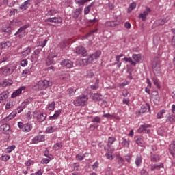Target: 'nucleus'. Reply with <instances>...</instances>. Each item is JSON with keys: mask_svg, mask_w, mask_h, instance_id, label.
Segmentation results:
<instances>
[{"mask_svg": "<svg viewBox=\"0 0 175 175\" xmlns=\"http://www.w3.org/2000/svg\"><path fill=\"white\" fill-rule=\"evenodd\" d=\"M16 113L15 112L11 113L8 116H7L5 120V121H10V120H13L14 117H16Z\"/></svg>", "mask_w": 175, "mask_h": 175, "instance_id": "obj_51", "label": "nucleus"}, {"mask_svg": "<svg viewBox=\"0 0 175 175\" xmlns=\"http://www.w3.org/2000/svg\"><path fill=\"white\" fill-rule=\"evenodd\" d=\"M35 70V68H33V66H31L27 67V68L25 69L22 72V76L23 77H25L27 75H31L33 71Z\"/></svg>", "mask_w": 175, "mask_h": 175, "instance_id": "obj_17", "label": "nucleus"}, {"mask_svg": "<svg viewBox=\"0 0 175 175\" xmlns=\"http://www.w3.org/2000/svg\"><path fill=\"white\" fill-rule=\"evenodd\" d=\"M105 175H113V170H111V167H108L105 169Z\"/></svg>", "mask_w": 175, "mask_h": 175, "instance_id": "obj_58", "label": "nucleus"}, {"mask_svg": "<svg viewBox=\"0 0 175 175\" xmlns=\"http://www.w3.org/2000/svg\"><path fill=\"white\" fill-rule=\"evenodd\" d=\"M33 118H36L39 122H43V121H46V118H47V113L36 111L33 112Z\"/></svg>", "mask_w": 175, "mask_h": 175, "instance_id": "obj_5", "label": "nucleus"}, {"mask_svg": "<svg viewBox=\"0 0 175 175\" xmlns=\"http://www.w3.org/2000/svg\"><path fill=\"white\" fill-rule=\"evenodd\" d=\"M170 20V16H167L164 18H160L159 19H157L154 23L153 27L157 28V27H161L162 25H165L166 23L169 22Z\"/></svg>", "mask_w": 175, "mask_h": 175, "instance_id": "obj_7", "label": "nucleus"}, {"mask_svg": "<svg viewBox=\"0 0 175 175\" xmlns=\"http://www.w3.org/2000/svg\"><path fill=\"white\" fill-rule=\"evenodd\" d=\"M1 159L4 162H6V161H9L10 159V156L9 154H5L1 156Z\"/></svg>", "mask_w": 175, "mask_h": 175, "instance_id": "obj_62", "label": "nucleus"}, {"mask_svg": "<svg viewBox=\"0 0 175 175\" xmlns=\"http://www.w3.org/2000/svg\"><path fill=\"white\" fill-rule=\"evenodd\" d=\"M53 23H55V24H61V23H62V18L53 17Z\"/></svg>", "mask_w": 175, "mask_h": 175, "instance_id": "obj_55", "label": "nucleus"}, {"mask_svg": "<svg viewBox=\"0 0 175 175\" xmlns=\"http://www.w3.org/2000/svg\"><path fill=\"white\" fill-rule=\"evenodd\" d=\"M152 80L154 84L157 87V88H161V85H159V82L158 81V78L157 77H152Z\"/></svg>", "mask_w": 175, "mask_h": 175, "instance_id": "obj_56", "label": "nucleus"}, {"mask_svg": "<svg viewBox=\"0 0 175 175\" xmlns=\"http://www.w3.org/2000/svg\"><path fill=\"white\" fill-rule=\"evenodd\" d=\"M92 5H94V3H91L90 5H88L87 7L84 8L85 16H87V14L90 13V12L91 11V6H92Z\"/></svg>", "mask_w": 175, "mask_h": 175, "instance_id": "obj_49", "label": "nucleus"}, {"mask_svg": "<svg viewBox=\"0 0 175 175\" xmlns=\"http://www.w3.org/2000/svg\"><path fill=\"white\" fill-rule=\"evenodd\" d=\"M23 90H24V88H21L18 90H16L15 92H14L11 96V98H16V96H18L20 94L23 92Z\"/></svg>", "mask_w": 175, "mask_h": 175, "instance_id": "obj_38", "label": "nucleus"}, {"mask_svg": "<svg viewBox=\"0 0 175 175\" xmlns=\"http://www.w3.org/2000/svg\"><path fill=\"white\" fill-rule=\"evenodd\" d=\"M13 84V82L10 79H5L3 81L2 85L3 87H8L9 85H12Z\"/></svg>", "mask_w": 175, "mask_h": 175, "instance_id": "obj_44", "label": "nucleus"}, {"mask_svg": "<svg viewBox=\"0 0 175 175\" xmlns=\"http://www.w3.org/2000/svg\"><path fill=\"white\" fill-rule=\"evenodd\" d=\"M92 122H96L97 124H100V117L95 116L94 119L92 120Z\"/></svg>", "mask_w": 175, "mask_h": 175, "instance_id": "obj_64", "label": "nucleus"}, {"mask_svg": "<svg viewBox=\"0 0 175 175\" xmlns=\"http://www.w3.org/2000/svg\"><path fill=\"white\" fill-rule=\"evenodd\" d=\"M81 13H83V8L80 7L79 8H76L75 12H72V18H74L75 20L79 18V16Z\"/></svg>", "mask_w": 175, "mask_h": 175, "instance_id": "obj_18", "label": "nucleus"}, {"mask_svg": "<svg viewBox=\"0 0 175 175\" xmlns=\"http://www.w3.org/2000/svg\"><path fill=\"white\" fill-rule=\"evenodd\" d=\"M88 100V96L81 95L77 98L75 100L73 101V105L75 106H84L87 101Z\"/></svg>", "mask_w": 175, "mask_h": 175, "instance_id": "obj_3", "label": "nucleus"}, {"mask_svg": "<svg viewBox=\"0 0 175 175\" xmlns=\"http://www.w3.org/2000/svg\"><path fill=\"white\" fill-rule=\"evenodd\" d=\"M134 140L136 144H138V146H140V144H143L144 143V140L143 139L142 136H139V135L135 136Z\"/></svg>", "mask_w": 175, "mask_h": 175, "instance_id": "obj_28", "label": "nucleus"}, {"mask_svg": "<svg viewBox=\"0 0 175 175\" xmlns=\"http://www.w3.org/2000/svg\"><path fill=\"white\" fill-rule=\"evenodd\" d=\"M120 144L124 148H129V146L131 144V140L124 137L122 138V142H120Z\"/></svg>", "mask_w": 175, "mask_h": 175, "instance_id": "obj_15", "label": "nucleus"}, {"mask_svg": "<svg viewBox=\"0 0 175 175\" xmlns=\"http://www.w3.org/2000/svg\"><path fill=\"white\" fill-rule=\"evenodd\" d=\"M90 88L92 90H98L99 88V79H96L94 84L92 85Z\"/></svg>", "mask_w": 175, "mask_h": 175, "instance_id": "obj_50", "label": "nucleus"}, {"mask_svg": "<svg viewBox=\"0 0 175 175\" xmlns=\"http://www.w3.org/2000/svg\"><path fill=\"white\" fill-rule=\"evenodd\" d=\"M50 163V159H46L44 158L40 161V163H42V165H47V163Z\"/></svg>", "mask_w": 175, "mask_h": 175, "instance_id": "obj_61", "label": "nucleus"}, {"mask_svg": "<svg viewBox=\"0 0 175 175\" xmlns=\"http://www.w3.org/2000/svg\"><path fill=\"white\" fill-rule=\"evenodd\" d=\"M161 167H163V163H160L159 165L158 164H152L150 165V170H152V172H154V170H159L161 169Z\"/></svg>", "mask_w": 175, "mask_h": 175, "instance_id": "obj_27", "label": "nucleus"}, {"mask_svg": "<svg viewBox=\"0 0 175 175\" xmlns=\"http://www.w3.org/2000/svg\"><path fill=\"white\" fill-rule=\"evenodd\" d=\"M165 113H166V110H160L157 114V120H161V118H163V114H165Z\"/></svg>", "mask_w": 175, "mask_h": 175, "instance_id": "obj_42", "label": "nucleus"}, {"mask_svg": "<svg viewBox=\"0 0 175 175\" xmlns=\"http://www.w3.org/2000/svg\"><path fill=\"white\" fill-rule=\"evenodd\" d=\"M67 91H68L70 96H73L74 94H76V89H73L72 88L68 89Z\"/></svg>", "mask_w": 175, "mask_h": 175, "instance_id": "obj_59", "label": "nucleus"}, {"mask_svg": "<svg viewBox=\"0 0 175 175\" xmlns=\"http://www.w3.org/2000/svg\"><path fill=\"white\" fill-rule=\"evenodd\" d=\"M0 129L3 133H8L10 131V126L8 124H3L1 126Z\"/></svg>", "mask_w": 175, "mask_h": 175, "instance_id": "obj_24", "label": "nucleus"}, {"mask_svg": "<svg viewBox=\"0 0 175 175\" xmlns=\"http://www.w3.org/2000/svg\"><path fill=\"white\" fill-rule=\"evenodd\" d=\"M47 109L49 111H53L55 109V102L53 101L50 104L48 105Z\"/></svg>", "mask_w": 175, "mask_h": 175, "instance_id": "obj_53", "label": "nucleus"}, {"mask_svg": "<svg viewBox=\"0 0 175 175\" xmlns=\"http://www.w3.org/2000/svg\"><path fill=\"white\" fill-rule=\"evenodd\" d=\"M92 99H93V100L98 102V101L102 100V99H103V96H102V94H100L99 93H95L93 95Z\"/></svg>", "mask_w": 175, "mask_h": 175, "instance_id": "obj_36", "label": "nucleus"}, {"mask_svg": "<svg viewBox=\"0 0 175 175\" xmlns=\"http://www.w3.org/2000/svg\"><path fill=\"white\" fill-rule=\"evenodd\" d=\"M57 13H59L58 10L55 8H52L49 10L47 13L45 14V16H55V14H57Z\"/></svg>", "mask_w": 175, "mask_h": 175, "instance_id": "obj_31", "label": "nucleus"}, {"mask_svg": "<svg viewBox=\"0 0 175 175\" xmlns=\"http://www.w3.org/2000/svg\"><path fill=\"white\" fill-rule=\"evenodd\" d=\"M57 57V55H51L49 54L48 56V58L46 59V64L47 65H53L55 64V61H54V59Z\"/></svg>", "mask_w": 175, "mask_h": 175, "instance_id": "obj_20", "label": "nucleus"}, {"mask_svg": "<svg viewBox=\"0 0 175 175\" xmlns=\"http://www.w3.org/2000/svg\"><path fill=\"white\" fill-rule=\"evenodd\" d=\"M81 62H82L83 65H84V66H87V65H89V64H92V62L90 56H88V58L82 59Z\"/></svg>", "mask_w": 175, "mask_h": 175, "instance_id": "obj_41", "label": "nucleus"}, {"mask_svg": "<svg viewBox=\"0 0 175 175\" xmlns=\"http://www.w3.org/2000/svg\"><path fill=\"white\" fill-rule=\"evenodd\" d=\"M16 69V67L12 66L11 64H8L6 66H3L0 68V72L3 75V76H10V75H12L13 72H14V70Z\"/></svg>", "mask_w": 175, "mask_h": 175, "instance_id": "obj_2", "label": "nucleus"}, {"mask_svg": "<svg viewBox=\"0 0 175 175\" xmlns=\"http://www.w3.org/2000/svg\"><path fill=\"white\" fill-rule=\"evenodd\" d=\"M58 128H57L56 126H49L46 129V133H53V132H55Z\"/></svg>", "mask_w": 175, "mask_h": 175, "instance_id": "obj_35", "label": "nucleus"}, {"mask_svg": "<svg viewBox=\"0 0 175 175\" xmlns=\"http://www.w3.org/2000/svg\"><path fill=\"white\" fill-rule=\"evenodd\" d=\"M152 125L146 124H142L137 129L138 133H146L147 135L151 133V130L148 129V128H152Z\"/></svg>", "mask_w": 175, "mask_h": 175, "instance_id": "obj_6", "label": "nucleus"}, {"mask_svg": "<svg viewBox=\"0 0 175 175\" xmlns=\"http://www.w3.org/2000/svg\"><path fill=\"white\" fill-rule=\"evenodd\" d=\"M31 47H27L25 49L21 52V55L23 57V58H25V57H28L29 54H31Z\"/></svg>", "mask_w": 175, "mask_h": 175, "instance_id": "obj_29", "label": "nucleus"}, {"mask_svg": "<svg viewBox=\"0 0 175 175\" xmlns=\"http://www.w3.org/2000/svg\"><path fill=\"white\" fill-rule=\"evenodd\" d=\"M39 90H46L50 87V81L48 80H42L38 83Z\"/></svg>", "mask_w": 175, "mask_h": 175, "instance_id": "obj_10", "label": "nucleus"}, {"mask_svg": "<svg viewBox=\"0 0 175 175\" xmlns=\"http://www.w3.org/2000/svg\"><path fill=\"white\" fill-rule=\"evenodd\" d=\"M136 8V2H133L130 4L129 8H128V12H132L133 9Z\"/></svg>", "mask_w": 175, "mask_h": 175, "instance_id": "obj_57", "label": "nucleus"}, {"mask_svg": "<svg viewBox=\"0 0 175 175\" xmlns=\"http://www.w3.org/2000/svg\"><path fill=\"white\" fill-rule=\"evenodd\" d=\"M63 146L62 142H57L53 146V150H55V151H58V150L62 148Z\"/></svg>", "mask_w": 175, "mask_h": 175, "instance_id": "obj_45", "label": "nucleus"}, {"mask_svg": "<svg viewBox=\"0 0 175 175\" xmlns=\"http://www.w3.org/2000/svg\"><path fill=\"white\" fill-rule=\"evenodd\" d=\"M103 117H104L105 118H110L111 120L113 118H116V120H119L120 118L119 117H116V116L110 114V113H105L103 115Z\"/></svg>", "mask_w": 175, "mask_h": 175, "instance_id": "obj_48", "label": "nucleus"}, {"mask_svg": "<svg viewBox=\"0 0 175 175\" xmlns=\"http://www.w3.org/2000/svg\"><path fill=\"white\" fill-rule=\"evenodd\" d=\"M29 27H30L29 24H26L21 27L17 31V32L14 33L15 36H17V35H19V37H20L21 36L20 34L21 33V32H23V31H25V29H27V28H29Z\"/></svg>", "mask_w": 175, "mask_h": 175, "instance_id": "obj_26", "label": "nucleus"}, {"mask_svg": "<svg viewBox=\"0 0 175 175\" xmlns=\"http://www.w3.org/2000/svg\"><path fill=\"white\" fill-rule=\"evenodd\" d=\"M116 139L114 137H109L108 138V144H107V147L105 146L104 148L105 151H109L110 147H111V145L113 144V143H114V142H116Z\"/></svg>", "mask_w": 175, "mask_h": 175, "instance_id": "obj_19", "label": "nucleus"}, {"mask_svg": "<svg viewBox=\"0 0 175 175\" xmlns=\"http://www.w3.org/2000/svg\"><path fill=\"white\" fill-rule=\"evenodd\" d=\"M29 27H30L29 24H26L21 27L17 31V32L14 33L15 36H17V35H19V37H20L21 36L20 34L21 33V32H23V31H25V29H27V28H29Z\"/></svg>", "mask_w": 175, "mask_h": 175, "instance_id": "obj_25", "label": "nucleus"}, {"mask_svg": "<svg viewBox=\"0 0 175 175\" xmlns=\"http://www.w3.org/2000/svg\"><path fill=\"white\" fill-rule=\"evenodd\" d=\"M31 2H32L31 0L25 1L20 5L19 8L23 11L27 10V9L31 6Z\"/></svg>", "mask_w": 175, "mask_h": 175, "instance_id": "obj_14", "label": "nucleus"}, {"mask_svg": "<svg viewBox=\"0 0 175 175\" xmlns=\"http://www.w3.org/2000/svg\"><path fill=\"white\" fill-rule=\"evenodd\" d=\"M45 139L46 137L44 135L38 134L31 139V143L33 144H38V143L44 142Z\"/></svg>", "mask_w": 175, "mask_h": 175, "instance_id": "obj_11", "label": "nucleus"}, {"mask_svg": "<svg viewBox=\"0 0 175 175\" xmlns=\"http://www.w3.org/2000/svg\"><path fill=\"white\" fill-rule=\"evenodd\" d=\"M92 167L93 169V170H98V167H99V162L96 161L92 165Z\"/></svg>", "mask_w": 175, "mask_h": 175, "instance_id": "obj_63", "label": "nucleus"}, {"mask_svg": "<svg viewBox=\"0 0 175 175\" xmlns=\"http://www.w3.org/2000/svg\"><path fill=\"white\" fill-rule=\"evenodd\" d=\"M143 162V158L141 155H137L135 158V165L137 167H140L142 166V163Z\"/></svg>", "mask_w": 175, "mask_h": 175, "instance_id": "obj_30", "label": "nucleus"}, {"mask_svg": "<svg viewBox=\"0 0 175 175\" xmlns=\"http://www.w3.org/2000/svg\"><path fill=\"white\" fill-rule=\"evenodd\" d=\"M8 98H9V92H3L0 94V103H5V102H8Z\"/></svg>", "mask_w": 175, "mask_h": 175, "instance_id": "obj_13", "label": "nucleus"}, {"mask_svg": "<svg viewBox=\"0 0 175 175\" xmlns=\"http://www.w3.org/2000/svg\"><path fill=\"white\" fill-rule=\"evenodd\" d=\"M170 154L175 158V141H172L169 145Z\"/></svg>", "mask_w": 175, "mask_h": 175, "instance_id": "obj_22", "label": "nucleus"}, {"mask_svg": "<svg viewBox=\"0 0 175 175\" xmlns=\"http://www.w3.org/2000/svg\"><path fill=\"white\" fill-rule=\"evenodd\" d=\"M20 24H21V22H20V21H18V19H14L12 22H11V25H20Z\"/></svg>", "mask_w": 175, "mask_h": 175, "instance_id": "obj_60", "label": "nucleus"}, {"mask_svg": "<svg viewBox=\"0 0 175 175\" xmlns=\"http://www.w3.org/2000/svg\"><path fill=\"white\" fill-rule=\"evenodd\" d=\"M116 162L119 165V167H121L125 163L124 159L120 156L116 158Z\"/></svg>", "mask_w": 175, "mask_h": 175, "instance_id": "obj_40", "label": "nucleus"}, {"mask_svg": "<svg viewBox=\"0 0 175 175\" xmlns=\"http://www.w3.org/2000/svg\"><path fill=\"white\" fill-rule=\"evenodd\" d=\"M60 64L63 68H67L68 69L73 68V62L70 59H64L60 62Z\"/></svg>", "mask_w": 175, "mask_h": 175, "instance_id": "obj_12", "label": "nucleus"}, {"mask_svg": "<svg viewBox=\"0 0 175 175\" xmlns=\"http://www.w3.org/2000/svg\"><path fill=\"white\" fill-rule=\"evenodd\" d=\"M148 13L147 12H143L139 15V18H142V21H146L147 20Z\"/></svg>", "mask_w": 175, "mask_h": 175, "instance_id": "obj_46", "label": "nucleus"}, {"mask_svg": "<svg viewBox=\"0 0 175 175\" xmlns=\"http://www.w3.org/2000/svg\"><path fill=\"white\" fill-rule=\"evenodd\" d=\"M38 55L35 54V53H32L31 57V62H33V64L38 62Z\"/></svg>", "mask_w": 175, "mask_h": 175, "instance_id": "obj_54", "label": "nucleus"}, {"mask_svg": "<svg viewBox=\"0 0 175 175\" xmlns=\"http://www.w3.org/2000/svg\"><path fill=\"white\" fill-rule=\"evenodd\" d=\"M161 158L158 154H152L150 156V161L156 163L157 162H159Z\"/></svg>", "mask_w": 175, "mask_h": 175, "instance_id": "obj_37", "label": "nucleus"}, {"mask_svg": "<svg viewBox=\"0 0 175 175\" xmlns=\"http://www.w3.org/2000/svg\"><path fill=\"white\" fill-rule=\"evenodd\" d=\"M14 150H16V145L9 146L5 148V152L6 154H10V152L14 151Z\"/></svg>", "mask_w": 175, "mask_h": 175, "instance_id": "obj_43", "label": "nucleus"}, {"mask_svg": "<svg viewBox=\"0 0 175 175\" xmlns=\"http://www.w3.org/2000/svg\"><path fill=\"white\" fill-rule=\"evenodd\" d=\"M61 109L55 111V113L53 116H49V120H57V118H58V117L61 116Z\"/></svg>", "mask_w": 175, "mask_h": 175, "instance_id": "obj_33", "label": "nucleus"}, {"mask_svg": "<svg viewBox=\"0 0 175 175\" xmlns=\"http://www.w3.org/2000/svg\"><path fill=\"white\" fill-rule=\"evenodd\" d=\"M74 52L76 53L78 55H82V57H87V55H88L85 48L81 46L75 48Z\"/></svg>", "mask_w": 175, "mask_h": 175, "instance_id": "obj_9", "label": "nucleus"}, {"mask_svg": "<svg viewBox=\"0 0 175 175\" xmlns=\"http://www.w3.org/2000/svg\"><path fill=\"white\" fill-rule=\"evenodd\" d=\"M18 126L19 129H21L23 132H31L32 131V124L31 123H26L24 124L23 122H18Z\"/></svg>", "mask_w": 175, "mask_h": 175, "instance_id": "obj_4", "label": "nucleus"}, {"mask_svg": "<svg viewBox=\"0 0 175 175\" xmlns=\"http://www.w3.org/2000/svg\"><path fill=\"white\" fill-rule=\"evenodd\" d=\"M123 61L129 62L131 66H136L137 64H139L142 61V54H133L131 57H124Z\"/></svg>", "mask_w": 175, "mask_h": 175, "instance_id": "obj_1", "label": "nucleus"}, {"mask_svg": "<svg viewBox=\"0 0 175 175\" xmlns=\"http://www.w3.org/2000/svg\"><path fill=\"white\" fill-rule=\"evenodd\" d=\"M152 68L154 75H158L159 73H161V64H159V63L154 62Z\"/></svg>", "mask_w": 175, "mask_h": 175, "instance_id": "obj_21", "label": "nucleus"}, {"mask_svg": "<svg viewBox=\"0 0 175 175\" xmlns=\"http://www.w3.org/2000/svg\"><path fill=\"white\" fill-rule=\"evenodd\" d=\"M48 40H49L45 39L44 41L39 42L38 47H42V49H43L44 47H46V44H47Z\"/></svg>", "mask_w": 175, "mask_h": 175, "instance_id": "obj_52", "label": "nucleus"}, {"mask_svg": "<svg viewBox=\"0 0 175 175\" xmlns=\"http://www.w3.org/2000/svg\"><path fill=\"white\" fill-rule=\"evenodd\" d=\"M10 46H12V42H10V41L0 43V49L1 50L3 49H9Z\"/></svg>", "mask_w": 175, "mask_h": 175, "instance_id": "obj_32", "label": "nucleus"}, {"mask_svg": "<svg viewBox=\"0 0 175 175\" xmlns=\"http://www.w3.org/2000/svg\"><path fill=\"white\" fill-rule=\"evenodd\" d=\"M91 0H75V3L78 6H83L87 2H90Z\"/></svg>", "mask_w": 175, "mask_h": 175, "instance_id": "obj_39", "label": "nucleus"}, {"mask_svg": "<svg viewBox=\"0 0 175 175\" xmlns=\"http://www.w3.org/2000/svg\"><path fill=\"white\" fill-rule=\"evenodd\" d=\"M2 31L10 35V33H12V27L10 26L3 27Z\"/></svg>", "mask_w": 175, "mask_h": 175, "instance_id": "obj_47", "label": "nucleus"}, {"mask_svg": "<svg viewBox=\"0 0 175 175\" xmlns=\"http://www.w3.org/2000/svg\"><path fill=\"white\" fill-rule=\"evenodd\" d=\"M120 25V23H118L117 21H108L105 22V27H117V25Z\"/></svg>", "mask_w": 175, "mask_h": 175, "instance_id": "obj_23", "label": "nucleus"}, {"mask_svg": "<svg viewBox=\"0 0 175 175\" xmlns=\"http://www.w3.org/2000/svg\"><path fill=\"white\" fill-rule=\"evenodd\" d=\"M102 54V52L100 51H96L94 53L90 55L89 57L90 58V60L92 62H94L95 59H98L99 57H100V55Z\"/></svg>", "mask_w": 175, "mask_h": 175, "instance_id": "obj_16", "label": "nucleus"}, {"mask_svg": "<svg viewBox=\"0 0 175 175\" xmlns=\"http://www.w3.org/2000/svg\"><path fill=\"white\" fill-rule=\"evenodd\" d=\"M148 110L149 113H151V108L150 107V104L146 103L145 105H142L140 110L137 111L135 114L137 117L142 116V114H144L146 111Z\"/></svg>", "mask_w": 175, "mask_h": 175, "instance_id": "obj_8", "label": "nucleus"}, {"mask_svg": "<svg viewBox=\"0 0 175 175\" xmlns=\"http://www.w3.org/2000/svg\"><path fill=\"white\" fill-rule=\"evenodd\" d=\"M166 122H170V124L174 123L175 122V115H170V113L167 115Z\"/></svg>", "mask_w": 175, "mask_h": 175, "instance_id": "obj_34", "label": "nucleus"}]
</instances>
